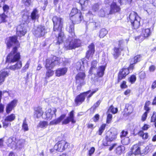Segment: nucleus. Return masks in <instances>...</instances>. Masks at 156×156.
Here are the masks:
<instances>
[{
	"label": "nucleus",
	"mask_w": 156,
	"mask_h": 156,
	"mask_svg": "<svg viewBox=\"0 0 156 156\" xmlns=\"http://www.w3.org/2000/svg\"><path fill=\"white\" fill-rule=\"evenodd\" d=\"M19 29L17 30L16 35L7 37L5 39V43L7 48L9 49L13 44H17V46L13 47L11 51L9 53L7 59L9 60L15 62L20 58V53L18 52V48L20 47V44L18 40V37L20 38L24 36L27 33V29L24 27L19 25Z\"/></svg>",
	"instance_id": "f257e3e1"
},
{
	"label": "nucleus",
	"mask_w": 156,
	"mask_h": 156,
	"mask_svg": "<svg viewBox=\"0 0 156 156\" xmlns=\"http://www.w3.org/2000/svg\"><path fill=\"white\" fill-rule=\"evenodd\" d=\"M69 18L72 24H78L84 20L83 14L81 11L76 8H73L69 13Z\"/></svg>",
	"instance_id": "f03ea898"
},
{
	"label": "nucleus",
	"mask_w": 156,
	"mask_h": 156,
	"mask_svg": "<svg viewBox=\"0 0 156 156\" xmlns=\"http://www.w3.org/2000/svg\"><path fill=\"white\" fill-rule=\"evenodd\" d=\"M128 20L131 23L133 29H137L140 26V18L137 13L134 11L132 12L129 14Z\"/></svg>",
	"instance_id": "7ed1b4c3"
},
{
	"label": "nucleus",
	"mask_w": 156,
	"mask_h": 156,
	"mask_svg": "<svg viewBox=\"0 0 156 156\" xmlns=\"http://www.w3.org/2000/svg\"><path fill=\"white\" fill-rule=\"evenodd\" d=\"M70 147V144L66 140H58L54 146V149L56 151L59 152L68 151Z\"/></svg>",
	"instance_id": "20e7f679"
},
{
	"label": "nucleus",
	"mask_w": 156,
	"mask_h": 156,
	"mask_svg": "<svg viewBox=\"0 0 156 156\" xmlns=\"http://www.w3.org/2000/svg\"><path fill=\"white\" fill-rule=\"evenodd\" d=\"M118 133L115 129H110L108 131L105 133V139L106 142H103V144L105 146H108V142H112L116 140L117 138Z\"/></svg>",
	"instance_id": "39448f33"
},
{
	"label": "nucleus",
	"mask_w": 156,
	"mask_h": 156,
	"mask_svg": "<svg viewBox=\"0 0 156 156\" xmlns=\"http://www.w3.org/2000/svg\"><path fill=\"white\" fill-rule=\"evenodd\" d=\"M133 69L129 65L127 68L124 66L120 69L118 73L117 81L116 83L118 84L121 82L122 80L125 79L126 76L129 74V70L133 71Z\"/></svg>",
	"instance_id": "423d86ee"
},
{
	"label": "nucleus",
	"mask_w": 156,
	"mask_h": 156,
	"mask_svg": "<svg viewBox=\"0 0 156 156\" xmlns=\"http://www.w3.org/2000/svg\"><path fill=\"white\" fill-rule=\"evenodd\" d=\"M86 76V74L84 72H80L77 73L75 76V83L77 84V88H81V87L84 85L85 83V80Z\"/></svg>",
	"instance_id": "0eeeda50"
},
{
	"label": "nucleus",
	"mask_w": 156,
	"mask_h": 156,
	"mask_svg": "<svg viewBox=\"0 0 156 156\" xmlns=\"http://www.w3.org/2000/svg\"><path fill=\"white\" fill-rule=\"evenodd\" d=\"M60 58L55 56H53L52 59L48 58L46 60L45 67L48 68L51 67L52 69L56 65H59L60 63Z\"/></svg>",
	"instance_id": "6e6552de"
},
{
	"label": "nucleus",
	"mask_w": 156,
	"mask_h": 156,
	"mask_svg": "<svg viewBox=\"0 0 156 156\" xmlns=\"http://www.w3.org/2000/svg\"><path fill=\"white\" fill-rule=\"evenodd\" d=\"M52 20L53 23V31L56 32L58 30H62L63 28L62 19L57 16H54L53 17Z\"/></svg>",
	"instance_id": "1a4fd4ad"
},
{
	"label": "nucleus",
	"mask_w": 156,
	"mask_h": 156,
	"mask_svg": "<svg viewBox=\"0 0 156 156\" xmlns=\"http://www.w3.org/2000/svg\"><path fill=\"white\" fill-rule=\"evenodd\" d=\"M118 47H115L113 48V56L115 59H117L120 55L121 52L124 50V48L122 47L124 43L123 40H119L118 41Z\"/></svg>",
	"instance_id": "9d476101"
},
{
	"label": "nucleus",
	"mask_w": 156,
	"mask_h": 156,
	"mask_svg": "<svg viewBox=\"0 0 156 156\" xmlns=\"http://www.w3.org/2000/svg\"><path fill=\"white\" fill-rule=\"evenodd\" d=\"M141 143L140 142L134 144L130 149V151L128 153V156H131L134 154L135 156L142 155L140 146Z\"/></svg>",
	"instance_id": "9b49d317"
},
{
	"label": "nucleus",
	"mask_w": 156,
	"mask_h": 156,
	"mask_svg": "<svg viewBox=\"0 0 156 156\" xmlns=\"http://www.w3.org/2000/svg\"><path fill=\"white\" fill-rule=\"evenodd\" d=\"M47 33V28L43 25H38L33 32L34 35L39 37H43Z\"/></svg>",
	"instance_id": "f8f14e48"
},
{
	"label": "nucleus",
	"mask_w": 156,
	"mask_h": 156,
	"mask_svg": "<svg viewBox=\"0 0 156 156\" xmlns=\"http://www.w3.org/2000/svg\"><path fill=\"white\" fill-rule=\"evenodd\" d=\"M8 55L9 54H8L6 58V60L5 61V62L6 63H14L16 62L15 64L10 66L8 68L7 67L6 69H10L11 70L13 71H15L16 70H19L20 69L22 68V62L20 60L21 58V55H20V59L17 60V61L13 62L11 61V60H9V59H7V56H8Z\"/></svg>",
	"instance_id": "ddd939ff"
},
{
	"label": "nucleus",
	"mask_w": 156,
	"mask_h": 156,
	"mask_svg": "<svg viewBox=\"0 0 156 156\" xmlns=\"http://www.w3.org/2000/svg\"><path fill=\"white\" fill-rule=\"evenodd\" d=\"M81 41L79 38L72 39L69 41L68 45L65 46L67 50H72L81 46Z\"/></svg>",
	"instance_id": "4468645a"
},
{
	"label": "nucleus",
	"mask_w": 156,
	"mask_h": 156,
	"mask_svg": "<svg viewBox=\"0 0 156 156\" xmlns=\"http://www.w3.org/2000/svg\"><path fill=\"white\" fill-rule=\"evenodd\" d=\"M90 91V90L80 93L77 95L74 99V102L76 106L81 104L85 100V98Z\"/></svg>",
	"instance_id": "2eb2a0df"
},
{
	"label": "nucleus",
	"mask_w": 156,
	"mask_h": 156,
	"mask_svg": "<svg viewBox=\"0 0 156 156\" xmlns=\"http://www.w3.org/2000/svg\"><path fill=\"white\" fill-rule=\"evenodd\" d=\"M151 105V102L149 101H147L145 102L144 106V109L145 111L141 116V120L142 121L144 122L146 120L148 114L151 110V108L149 106Z\"/></svg>",
	"instance_id": "dca6fc26"
},
{
	"label": "nucleus",
	"mask_w": 156,
	"mask_h": 156,
	"mask_svg": "<svg viewBox=\"0 0 156 156\" xmlns=\"http://www.w3.org/2000/svg\"><path fill=\"white\" fill-rule=\"evenodd\" d=\"M70 122L72 124H75L76 122V120L74 117V111L73 110L69 112L68 116L62 122V124L66 125L69 124Z\"/></svg>",
	"instance_id": "f3484780"
},
{
	"label": "nucleus",
	"mask_w": 156,
	"mask_h": 156,
	"mask_svg": "<svg viewBox=\"0 0 156 156\" xmlns=\"http://www.w3.org/2000/svg\"><path fill=\"white\" fill-rule=\"evenodd\" d=\"M56 32H58V34L57 36H55V44L57 45H60L64 42L66 39V36L62 30H58Z\"/></svg>",
	"instance_id": "a211bd4d"
},
{
	"label": "nucleus",
	"mask_w": 156,
	"mask_h": 156,
	"mask_svg": "<svg viewBox=\"0 0 156 156\" xmlns=\"http://www.w3.org/2000/svg\"><path fill=\"white\" fill-rule=\"evenodd\" d=\"M88 50L86 51L85 55V58L88 60L90 58H92L95 53V45L92 43L88 46Z\"/></svg>",
	"instance_id": "6ab92c4d"
},
{
	"label": "nucleus",
	"mask_w": 156,
	"mask_h": 156,
	"mask_svg": "<svg viewBox=\"0 0 156 156\" xmlns=\"http://www.w3.org/2000/svg\"><path fill=\"white\" fill-rule=\"evenodd\" d=\"M17 100L14 99L7 104L5 108L7 114H9L14 109L17 105Z\"/></svg>",
	"instance_id": "aec40b11"
},
{
	"label": "nucleus",
	"mask_w": 156,
	"mask_h": 156,
	"mask_svg": "<svg viewBox=\"0 0 156 156\" xmlns=\"http://www.w3.org/2000/svg\"><path fill=\"white\" fill-rule=\"evenodd\" d=\"M57 109L55 108L52 107L48 108L45 112L46 117L45 119L47 120H50L52 119L53 115H56Z\"/></svg>",
	"instance_id": "412c9836"
},
{
	"label": "nucleus",
	"mask_w": 156,
	"mask_h": 156,
	"mask_svg": "<svg viewBox=\"0 0 156 156\" xmlns=\"http://www.w3.org/2000/svg\"><path fill=\"white\" fill-rule=\"evenodd\" d=\"M121 9L119 6L118 5L116 2H113L110 5L109 13L110 14L119 12Z\"/></svg>",
	"instance_id": "4be33fe9"
},
{
	"label": "nucleus",
	"mask_w": 156,
	"mask_h": 156,
	"mask_svg": "<svg viewBox=\"0 0 156 156\" xmlns=\"http://www.w3.org/2000/svg\"><path fill=\"white\" fill-rule=\"evenodd\" d=\"M142 58V55L141 54L136 55L131 59V62H133V63H130L129 65L134 69L135 64L140 61L141 60Z\"/></svg>",
	"instance_id": "5701e85b"
},
{
	"label": "nucleus",
	"mask_w": 156,
	"mask_h": 156,
	"mask_svg": "<svg viewBox=\"0 0 156 156\" xmlns=\"http://www.w3.org/2000/svg\"><path fill=\"white\" fill-rule=\"evenodd\" d=\"M44 114L42 108L38 106L34 108V116L36 118L38 119L42 116Z\"/></svg>",
	"instance_id": "b1692460"
},
{
	"label": "nucleus",
	"mask_w": 156,
	"mask_h": 156,
	"mask_svg": "<svg viewBox=\"0 0 156 156\" xmlns=\"http://www.w3.org/2000/svg\"><path fill=\"white\" fill-rule=\"evenodd\" d=\"M106 66H101L98 67L95 77L97 78L102 77L104 74V71L105 70Z\"/></svg>",
	"instance_id": "393cba45"
},
{
	"label": "nucleus",
	"mask_w": 156,
	"mask_h": 156,
	"mask_svg": "<svg viewBox=\"0 0 156 156\" xmlns=\"http://www.w3.org/2000/svg\"><path fill=\"white\" fill-rule=\"evenodd\" d=\"M68 69L66 67L60 68L55 70V74L56 76L59 77L65 75Z\"/></svg>",
	"instance_id": "a878e982"
},
{
	"label": "nucleus",
	"mask_w": 156,
	"mask_h": 156,
	"mask_svg": "<svg viewBox=\"0 0 156 156\" xmlns=\"http://www.w3.org/2000/svg\"><path fill=\"white\" fill-rule=\"evenodd\" d=\"M9 75V73L6 71L0 72V85L5 81V78Z\"/></svg>",
	"instance_id": "bb28decb"
},
{
	"label": "nucleus",
	"mask_w": 156,
	"mask_h": 156,
	"mask_svg": "<svg viewBox=\"0 0 156 156\" xmlns=\"http://www.w3.org/2000/svg\"><path fill=\"white\" fill-rule=\"evenodd\" d=\"M68 32L69 33V39L73 38L76 37L75 32L74 25V24H71L69 25Z\"/></svg>",
	"instance_id": "cd10ccee"
},
{
	"label": "nucleus",
	"mask_w": 156,
	"mask_h": 156,
	"mask_svg": "<svg viewBox=\"0 0 156 156\" xmlns=\"http://www.w3.org/2000/svg\"><path fill=\"white\" fill-rule=\"evenodd\" d=\"M151 34V32L150 28H143L142 29L141 34L144 39H145L149 37Z\"/></svg>",
	"instance_id": "c85d7f7f"
},
{
	"label": "nucleus",
	"mask_w": 156,
	"mask_h": 156,
	"mask_svg": "<svg viewBox=\"0 0 156 156\" xmlns=\"http://www.w3.org/2000/svg\"><path fill=\"white\" fill-rule=\"evenodd\" d=\"M66 116V115L65 114L61 115L57 119H55L51 121L50 122V124L51 125H56L59 123Z\"/></svg>",
	"instance_id": "c756f323"
},
{
	"label": "nucleus",
	"mask_w": 156,
	"mask_h": 156,
	"mask_svg": "<svg viewBox=\"0 0 156 156\" xmlns=\"http://www.w3.org/2000/svg\"><path fill=\"white\" fill-rule=\"evenodd\" d=\"M133 111V107L131 104H127L126 105L124 111L127 115H130Z\"/></svg>",
	"instance_id": "7c9ffc66"
},
{
	"label": "nucleus",
	"mask_w": 156,
	"mask_h": 156,
	"mask_svg": "<svg viewBox=\"0 0 156 156\" xmlns=\"http://www.w3.org/2000/svg\"><path fill=\"white\" fill-rule=\"evenodd\" d=\"M30 22V20L29 16L27 15H23L22 17L21 23L20 25H21L23 27L24 25L27 26Z\"/></svg>",
	"instance_id": "2f4dec72"
},
{
	"label": "nucleus",
	"mask_w": 156,
	"mask_h": 156,
	"mask_svg": "<svg viewBox=\"0 0 156 156\" xmlns=\"http://www.w3.org/2000/svg\"><path fill=\"white\" fill-rule=\"evenodd\" d=\"M30 18L32 20L34 21L39 19V16L38 14V11L36 9H33L30 14Z\"/></svg>",
	"instance_id": "473e14b6"
},
{
	"label": "nucleus",
	"mask_w": 156,
	"mask_h": 156,
	"mask_svg": "<svg viewBox=\"0 0 156 156\" xmlns=\"http://www.w3.org/2000/svg\"><path fill=\"white\" fill-rule=\"evenodd\" d=\"M125 150L124 146L120 145L117 147L114 150L115 154L118 155H120Z\"/></svg>",
	"instance_id": "72a5a7b5"
},
{
	"label": "nucleus",
	"mask_w": 156,
	"mask_h": 156,
	"mask_svg": "<svg viewBox=\"0 0 156 156\" xmlns=\"http://www.w3.org/2000/svg\"><path fill=\"white\" fill-rule=\"evenodd\" d=\"M77 2L80 4L81 6V10H83L84 7H86L88 4L90 0H76Z\"/></svg>",
	"instance_id": "f704fd0d"
},
{
	"label": "nucleus",
	"mask_w": 156,
	"mask_h": 156,
	"mask_svg": "<svg viewBox=\"0 0 156 156\" xmlns=\"http://www.w3.org/2000/svg\"><path fill=\"white\" fill-rule=\"evenodd\" d=\"M47 71L45 73V78L46 79H48L49 77L53 76L54 74V71L51 70V67L48 68H46Z\"/></svg>",
	"instance_id": "c9c22d12"
},
{
	"label": "nucleus",
	"mask_w": 156,
	"mask_h": 156,
	"mask_svg": "<svg viewBox=\"0 0 156 156\" xmlns=\"http://www.w3.org/2000/svg\"><path fill=\"white\" fill-rule=\"evenodd\" d=\"M138 135L142 137V139L145 140L148 139V134L147 132L144 133L142 130H140L137 133Z\"/></svg>",
	"instance_id": "e433bc0d"
},
{
	"label": "nucleus",
	"mask_w": 156,
	"mask_h": 156,
	"mask_svg": "<svg viewBox=\"0 0 156 156\" xmlns=\"http://www.w3.org/2000/svg\"><path fill=\"white\" fill-rule=\"evenodd\" d=\"M48 125V122L47 121H40L37 125V127L38 128L45 129L47 127Z\"/></svg>",
	"instance_id": "4c0bfd02"
},
{
	"label": "nucleus",
	"mask_w": 156,
	"mask_h": 156,
	"mask_svg": "<svg viewBox=\"0 0 156 156\" xmlns=\"http://www.w3.org/2000/svg\"><path fill=\"white\" fill-rule=\"evenodd\" d=\"M106 126V124L105 123H103L100 126L97 132L99 135H102L105 129Z\"/></svg>",
	"instance_id": "58836bf2"
},
{
	"label": "nucleus",
	"mask_w": 156,
	"mask_h": 156,
	"mask_svg": "<svg viewBox=\"0 0 156 156\" xmlns=\"http://www.w3.org/2000/svg\"><path fill=\"white\" fill-rule=\"evenodd\" d=\"M16 116L13 113H12L6 117L5 119V121L12 122L15 120Z\"/></svg>",
	"instance_id": "ea45409f"
},
{
	"label": "nucleus",
	"mask_w": 156,
	"mask_h": 156,
	"mask_svg": "<svg viewBox=\"0 0 156 156\" xmlns=\"http://www.w3.org/2000/svg\"><path fill=\"white\" fill-rule=\"evenodd\" d=\"M8 16L5 15V13L3 12L0 14V23H5L7 22L6 18H8Z\"/></svg>",
	"instance_id": "a19ab883"
},
{
	"label": "nucleus",
	"mask_w": 156,
	"mask_h": 156,
	"mask_svg": "<svg viewBox=\"0 0 156 156\" xmlns=\"http://www.w3.org/2000/svg\"><path fill=\"white\" fill-rule=\"evenodd\" d=\"M128 82L131 84L135 83L136 80V76L134 74L131 75L128 79Z\"/></svg>",
	"instance_id": "79ce46f5"
},
{
	"label": "nucleus",
	"mask_w": 156,
	"mask_h": 156,
	"mask_svg": "<svg viewBox=\"0 0 156 156\" xmlns=\"http://www.w3.org/2000/svg\"><path fill=\"white\" fill-rule=\"evenodd\" d=\"M118 109L117 108H114L112 105H110L108 110V112H111L112 114H115L118 112Z\"/></svg>",
	"instance_id": "37998d69"
},
{
	"label": "nucleus",
	"mask_w": 156,
	"mask_h": 156,
	"mask_svg": "<svg viewBox=\"0 0 156 156\" xmlns=\"http://www.w3.org/2000/svg\"><path fill=\"white\" fill-rule=\"evenodd\" d=\"M22 129L24 132L27 131L29 130V128L28 126V124L26 122V119H24L22 125Z\"/></svg>",
	"instance_id": "c03bdc74"
},
{
	"label": "nucleus",
	"mask_w": 156,
	"mask_h": 156,
	"mask_svg": "<svg viewBox=\"0 0 156 156\" xmlns=\"http://www.w3.org/2000/svg\"><path fill=\"white\" fill-rule=\"evenodd\" d=\"M108 31L105 28H102L99 32V36L101 38L104 37L108 34Z\"/></svg>",
	"instance_id": "a18cd8bd"
},
{
	"label": "nucleus",
	"mask_w": 156,
	"mask_h": 156,
	"mask_svg": "<svg viewBox=\"0 0 156 156\" xmlns=\"http://www.w3.org/2000/svg\"><path fill=\"white\" fill-rule=\"evenodd\" d=\"M122 139L121 142L124 145H128L130 142V140L129 137H125Z\"/></svg>",
	"instance_id": "49530a36"
},
{
	"label": "nucleus",
	"mask_w": 156,
	"mask_h": 156,
	"mask_svg": "<svg viewBox=\"0 0 156 156\" xmlns=\"http://www.w3.org/2000/svg\"><path fill=\"white\" fill-rule=\"evenodd\" d=\"M139 78L140 80H143L146 77V74L145 71H141L139 73Z\"/></svg>",
	"instance_id": "de8ad7c7"
},
{
	"label": "nucleus",
	"mask_w": 156,
	"mask_h": 156,
	"mask_svg": "<svg viewBox=\"0 0 156 156\" xmlns=\"http://www.w3.org/2000/svg\"><path fill=\"white\" fill-rule=\"evenodd\" d=\"M120 87L122 89L127 88L128 86L127 84V82L125 80H123L120 83Z\"/></svg>",
	"instance_id": "09e8293b"
},
{
	"label": "nucleus",
	"mask_w": 156,
	"mask_h": 156,
	"mask_svg": "<svg viewBox=\"0 0 156 156\" xmlns=\"http://www.w3.org/2000/svg\"><path fill=\"white\" fill-rule=\"evenodd\" d=\"M101 101V100H98L91 107L90 109H92L93 112H94L96 108L100 105Z\"/></svg>",
	"instance_id": "8fccbe9b"
},
{
	"label": "nucleus",
	"mask_w": 156,
	"mask_h": 156,
	"mask_svg": "<svg viewBox=\"0 0 156 156\" xmlns=\"http://www.w3.org/2000/svg\"><path fill=\"white\" fill-rule=\"evenodd\" d=\"M21 2L25 6L28 7L31 5V0H22Z\"/></svg>",
	"instance_id": "3c124183"
},
{
	"label": "nucleus",
	"mask_w": 156,
	"mask_h": 156,
	"mask_svg": "<svg viewBox=\"0 0 156 156\" xmlns=\"http://www.w3.org/2000/svg\"><path fill=\"white\" fill-rule=\"evenodd\" d=\"M2 9L3 11V12L7 13L10 9L9 6L7 4H4L3 5Z\"/></svg>",
	"instance_id": "603ef678"
},
{
	"label": "nucleus",
	"mask_w": 156,
	"mask_h": 156,
	"mask_svg": "<svg viewBox=\"0 0 156 156\" xmlns=\"http://www.w3.org/2000/svg\"><path fill=\"white\" fill-rule=\"evenodd\" d=\"M112 115L111 114L108 113V114L106 120V123L107 124L110 123L112 119Z\"/></svg>",
	"instance_id": "864d4df0"
},
{
	"label": "nucleus",
	"mask_w": 156,
	"mask_h": 156,
	"mask_svg": "<svg viewBox=\"0 0 156 156\" xmlns=\"http://www.w3.org/2000/svg\"><path fill=\"white\" fill-rule=\"evenodd\" d=\"M128 134V132L127 131L123 130L120 133V137L121 139H122L123 138L126 137V136Z\"/></svg>",
	"instance_id": "5fc2aeb1"
},
{
	"label": "nucleus",
	"mask_w": 156,
	"mask_h": 156,
	"mask_svg": "<svg viewBox=\"0 0 156 156\" xmlns=\"http://www.w3.org/2000/svg\"><path fill=\"white\" fill-rule=\"evenodd\" d=\"M30 65V63L28 62H27L25 66L23 67L22 70V72H26L27 69Z\"/></svg>",
	"instance_id": "6e6d98bb"
},
{
	"label": "nucleus",
	"mask_w": 156,
	"mask_h": 156,
	"mask_svg": "<svg viewBox=\"0 0 156 156\" xmlns=\"http://www.w3.org/2000/svg\"><path fill=\"white\" fill-rule=\"evenodd\" d=\"M97 63L98 62L96 60H93L91 63V67L96 69Z\"/></svg>",
	"instance_id": "4d7b16f0"
},
{
	"label": "nucleus",
	"mask_w": 156,
	"mask_h": 156,
	"mask_svg": "<svg viewBox=\"0 0 156 156\" xmlns=\"http://www.w3.org/2000/svg\"><path fill=\"white\" fill-rule=\"evenodd\" d=\"M99 9V5L98 4H94L92 7V10L94 12L97 11Z\"/></svg>",
	"instance_id": "13d9d810"
},
{
	"label": "nucleus",
	"mask_w": 156,
	"mask_h": 156,
	"mask_svg": "<svg viewBox=\"0 0 156 156\" xmlns=\"http://www.w3.org/2000/svg\"><path fill=\"white\" fill-rule=\"evenodd\" d=\"M150 127V126L146 124H144L141 128L142 130L143 131H146Z\"/></svg>",
	"instance_id": "bf43d9fd"
},
{
	"label": "nucleus",
	"mask_w": 156,
	"mask_h": 156,
	"mask_svg": "<svg viewBox=\"0 0 156 156\" xmlns=\"http://www.w3.org/2000/svg\"><path fill=\"white\" fill-rule=\"evenodd\" d=\"M95 151V149L94 147H91L88 151V155L89 156H91L94 153Z\"/></svg>",
	"instance_id": "052dcab7"
},
{
	"label": "nucleus",
	"mask_w": 156,
	"mask_h": 156,
	"mask_svg": "<svg viewBox=\"0 0 156 156\" xmlns=\"http://www.w3.org/2000/svg\"><path fill=\"white\" fill-rule=\"evenodd\" d=\"M100 116L98 114H95L93 117V121L96 122H98Z\"/></svg>",
	"instance_id": "680f3d73"
},
{
	"label": "nucleus",
	"mask_w": 156,
	"mask_h": 156,
	"mask_svg": "<svg viewBox=\"0 0 156 156\" xmlns=\"http://www.w3.org/2000/svg\"><path fill=\"white\" fill-rule=\"evenodd\" d=\"M86 58L85 57L82 58L81 60L82 62V65H83V66L84 67V66L85 64H87L88 61L86 60Z\"/></svg>",
	"instance_id": "e2e57ef3"
},
{
	"label": "nucleus",
	"mask_w": 156,
	"mask_h": 156,
	"mask_svg": "<svg viewBox=\"0 0 156 156\" xmlns=\"http://www.w3.org/2000/svg\"><path fill=\"white\" fill-rule=\"evenodd\" d=\"M155 69V67L154 65H151L150 66L149 68V70L150 72H154Z\"/></svg>",
	"instance_id": "0e129e2a"
},
{
	"label": "nucleus",
	"mask_w": 156,
	"mask_h": 156,
	"mask_svg": "<svg viewBox=\"0 0 156 156\" xmlns=\"http://www.w3.org/2000/svg\"><path fill=\"white\" fill-rule=\"evenodd\" d=\"M131 92V90L130 89H127L124 91L123 93L125 95H129Z\"/></svg>",
	"instance_id": "69168bd1"
},
{
	"label": "nucleus",
	"mask_w": 156,
	"mask_h": 156,
	"mask_svg": "<svg viewBox=\"0 0 156 156\" xmlns=\"http://www.w3.org/2000/svg\"><path fill=\"white\" fill-rule=\"evenodd\" d=\"M156 121V115H153L151 117L150 122H154Z\"/></svg>",
	"instance_id": "338daca9"
},
{
	"label": "nucleus",
	"mask_w": 156,
	"mask_h": 156,
	"mask_svg": "<svg viewBox=\"0 0 156 156\" xmlns=\"http://www.w3.org/2000/svg\"><path fill=\"white\" fill-rule=\"evenodd\" d=\"M156 88V80H154L152 83L151 88L152 89H154Z\"/></svg>",
	"instance_id": "774afa93"
}]
</instances>
